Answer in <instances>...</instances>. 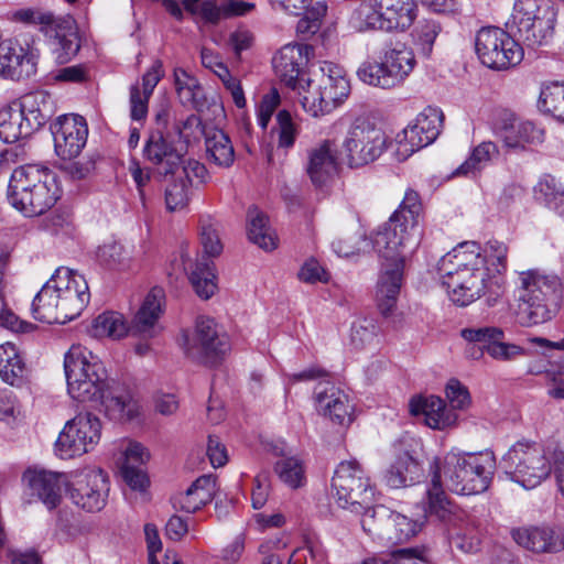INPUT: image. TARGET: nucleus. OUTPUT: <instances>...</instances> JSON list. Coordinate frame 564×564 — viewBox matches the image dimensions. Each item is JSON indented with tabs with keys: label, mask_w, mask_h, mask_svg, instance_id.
Masks as SVG:
<instances>
[{
	"label": "nucleus",
	"mask_w": 564,
	"mask_h": 564,
	"mask_svg": "<svg viewBox=\"0 0 564 564\" xmlns=\"http://www.w3.org/2000/svg\"><path fill=\"white\" fill-rule=\"evenodd\" d=\"M229 349L228 336L212 317H197L194 330L184 336L185 354L200 362L223 356Z\"/></svg>",
	"instance_id": "obj_19"
},
{
	"label": "nucleus",
	"mask_w": 564,
	"mask_h": 564,
	"mask_svg": "<svg viewBox=\"0 0 564 564\" xmlns=\"http://www.w3.org/2000/svg\"><path fill=\"white\" fill-rule=\"evenodd\" d=\"M498 154V148L494 142H481L473 150L469 158L457 167L455 175L475 174L485 167L491 161V159Z\"/></svg>",
	"instance_id": "obj_43"
},
{
	"label": "nucleus",
	"mask_w": 564,
	"mask_h": 564,
	"mask_svg": "<svg viewBox=\"0 0 564 564\" xmlns=\"http://www.w3.org/2000/svg\"><path fill=\"white\" fill-rule=\"evenodd\" d=\"M209 161L220 167H229L235 162V150L230 138L223 130H214L205 140Z\"/></svg>",
	"instance_id": "obj_40"
},
{
	"label": "nucleus",
	"mask_w": 564,
	"mask_h": 564,
	"mask_svg": "<svg viewBox=\"0 0 564 564\" xmlns=\"http://www.w3.org/2000/svg\"><path fill=\"white\" fill-rule=\"evenodd\" d=\"M247 234L249 240L265 251L278 247V236L269 224L268 217L257 207H250L247 214Z\"/></svg>",
	"instance_id": "obj_36"
},
{
	"label": "nucleus",
	"mask_w": 564,
	"mask_h": 564,
	"mask_svg": "<svg viewBox=\"0 0 564 564\" xmlns=\"http://www.w3.org/2000/svg\"><path fill=\"white\" fill-rule=\"evenodd\" d=\"M536 197L557 214H564V191L550 175L543 177L535 187Z\"/></svg>",
	"instance_id": "obj_46"
},
{
	"label": "nucleus",
	"mask_w": 564,
	"mask_h": 564,
	"mask_svg": "<svg viewBox=\"0 0 564 564\" xmlns=\"http://www.w3.org/2000/svg\"><path fill=\"white\" fill-rule=\"evenodd\" d=\"M421 210L419 194L408 189L399 208L373 236V248L381 260L376 299L383 316L393 312L403 283L405 262L420 243Z\"/></svg>",
	"instance_id": "obj_1"
},
{
	"label": "nucleus",
	"mask_w": 564,
	"mask_h": 564,
	"mask_svg": "<svg viewBox=\"0 0 564 564\" xmlns=\"http://www.w3.org/2000/svg\"><path fill=\"white\" fill-rule=\"evenodd\" d=\"M50 96L33 91L0 109V139L13 143L37 131L50 118Z\"/></svg>",
	"instance_id": "obj_9"
},
{
	"label": "nucleus",
	"mask_w": 564,
	"mask_h": 564,
	"mask_svg": "<svg viewBox=\"0 0 564 564\" xmlns=\"http://www.w3.org/2000/svg\"><path fill=\"white\" fill-rule=\"evenodd\" d=\"M79 37H50L48 48L58 64L69 62L79 51Z\"/></svg>",
	"instance_id": "obj_52"
},
{
	"label": "nucleus",
	"mask_w": 564,
	"mask_h": 564,
	"mask_svg": "<svg viewBox=\"0 0 564 564\" xmlns=\"http://www.w3.org/2000/svg\"><path fill=\"white\" fill-rule=\"evenodd\" d=\"M560 279L538 269L522 271L518 276L517 319L530 327L549 322L555 315Z\"/></svg>",
	"instance_id": "obj_6"
},
{
	"label": "nucleus",
	"mask_w": 564,
	"mask_h": 564,
	"mask_svg": "<svg viewBox=\"0 0 564 564\" xmlns=\"http://www.w3.org/2000/svg\"><path fill=\"white\" fill-rule=\"evenodd\" d=\"M256 9V3L248 0H223L221 11L225 19L243 17Z\"/></svg>",
	"instance_id": "obj_62"
},
{
	"label": "nucleus",
	"mask_w": 564,
	"mask_h": 564,
	"mask_svg": "<svg viewBox=\"0 0 564 564\" xmlns=\"http://www.w3.org/2000/svg\"><path fill=\"white\" fill-rule=\"evenodd\" d=\"M175 88L183 104H193L200 89L198 80L186 70L176 68L174 70Z\"/></svg>",
	"instance_id": "obj_53"
},
{
	"label": "nucleus",
	"mask_w": 564,
	"mask_h": 564,
	"mask_svg": "<svg viewBox=\"0 0 564 564\" xmlns=\"http://www.w3.org/2000/svg\"><path fill=\"white\" fill-rule=\"evenodd\" d=\"M14 19L28 24H39L41 28L53 21L52 12L42 11L39 9L19 10L14 13Z\"/></svg>",
	"instance_id": "obj_63"
},
{
	"label": "nucleus",
	"mask_w": 564,
	"mask_h": 564,
	"mask_svg": "<svg viewBox=\"0 0 564 564\" xmlns=\"http://www.w3.org/2000/svg\"><path fill=\"white\" fill-rule=\"evenodd\" d=\"M89 333L97 338L110 337L118 339L128 333V327L122 314L104 312L93 319Z\"/></svg>",
	"instance_id": "obj_41"
},
{
	"label": "nucleus",
	"mask_w": 564,
	"mask_h": 564,
	"mask_svg": "<svg viewBox=\"0 0 564 564\" xmlns=\"http://www.w3.org/2000/svg\"><path fill=\"white\" fill-rule=\"evenodd\" d=\"M133 251L132 246L112 241L100 246L96 256L102 265L112 270L124 271L132 268Z\"/></svg>",
	"instance_id": "obj_39"
},
{
	"label": "nucleus",
	"mask_w": 564,
	"mask_h": 564,
	"mask_svg": "<svg viewBox=\"0 0 564 564\" xmlns=\"http://www.w3.org/2000/svg\"><path fill=\"white\" fill-rule=\"evenodd\" d=\"M163 290L153 288L134 316L132 332L144 337H153L156 334V323L163 312Z\"/></svg>",
	"instance_id": "obj_35"
},
{
	"label": "nucleus",
	"mask_w": 564,
	"mask_h": 564,
	"mask_svg": "<svg viewBox=\"0 0 564 564\" xmlns=\"http://www.w3.org/2000/svg\"><path fill=\"white\" fill-rule=\"evenodd\" d=\"M121 474L132 489L143 490L148 484V477L141 466L122 465Z\"/></svg>",
	"instance_id": "obj_64"
},
{
	"label": "nucleus",
	"mask_w": 564,
	"mask_h": 564,
	"mask_svg": "<svg viewBox=\"0 0 564 564\" xmlns=\"http://www.w3.org/2000/svg\"><path fill=\"white\" fill-rule=\"evenodd\" d=\"M108 490L107 475L100 468L86 467L68 473L66 494L72 502L83 510H101Z\"/></svg>",
	"instance_id": "obj_17"
},
{
	"label": "nucleus",
	"mask_w": 564,
	"mask_h": 564,
	"mask_svg": "<svg viewBox=\"0 0 564 564\" xmlns=\"http://www.w3.org/2000/svg\"><path fill=\"white\" fill-rule=\"evenodd\" d=\"M384 527L380 532V541L386 545L404 543L413 538L420 530V524L406 516L388 509L378 512Z\"/></svg>",
	"instance_id": "obj_33"
},
{
	"label": "nucleus",
	"mask_w": 564,
	"mask_h": 564,
	"mask_svg": "<svg viewBox=\"0 0 564 564\" xmlns=\"http://www.w3.org/2000/svg\"><path fill=\"white\" fill-rule=\"evenodd\" d=\"M557 10L550 0H514L512 12L505 22V29L484 25L477 35L497 33L505 35H547L553 33L556 24Z\"/></svg>",
	"instance_id": "obj_11"
},
{
	"label": "nucleus",
	"mask_w": 564,
	"mask_h": 564,
	"mask_svg": "<svg viewBox=\"0 0 564 564\" xmlns=\"http://www.w3.org/2000/svg\"><path fill=\"white\" fill-rule=\"evenodd\" d=\"M321 73L318 83L314 84V80L307 79L300 95L304 111L314 118L329 115L343 105L350 94L349 80L340 66L325 62L321 66Z\"/></svg>",
	"instance_id": "obj_10"
},
{
	"label": "nucleus",
	"mask_w": 564,
	"mask_h": 564,
	"mask_svg": "<svg viewBox=\"0 0 564 564\" xmlns=\"http://www.w3.org/2000/svg\"><path fill=\"white\" fill-rule=\"evenodd\" d=\"M173 176H176L180 181H187L188 186L193 188L194 186L206 184L209 180V174L206 166L194 160L182 158V163L176 170Z\"/></svg>",
	"instance_id": "obj_48"
},
{
	"label": "nucleus",
	"mask_w": 564,
	"mask_h": 564,
	"mask_svg": "<svg viewBox=\"0 0 564 564\" xmlns=\"http://www.w3.org/2000/svg\"><path fill=\"white\" fill-rule=\"evenodd\" d=\"M90 299L85 278L67 268H58L36 293L32 315L47 324H65L80 315Z\"/></svg>",
	"instance_id": "obj_4"
},
{
	"label": "nucleus",
	"mask_w": 564,
	"mask_h": 564,
	"mask_svg": "<svg viewBox=\"0 0 564 564\" xmlns=\"http://www.w3.org/2000/svg\"><path fill=\"white\" fill-rule=\"evenodd\" d=\"M37 54L17 37H0V77L21 80L36 72Z\"/></svg>",
	"instance_id": "obj_22"
},
{
	"label": "nucleus",
	"mask_w": 564,
	"mask_h": 564,
	"mask_svg": "<svg viewBox=\"0 0 564 564\" xmlns=\"http://www.w3.org/2000/svg\"><path fill=\"white\" fill-rule=\"evenodd\" d=\"M379 327L373 318L359 317L350 327V343L356 348H365L371 345L378 335Z\"/></svg>",
	"instance_id": "obj_47"
},
{
	"label": "nucleus",
	"mask_w": 564,
	"mask_h": 564,
	"mask_svg": "<svg viewBox=\"0 0 564 564\" xmlns=\"http://www.w3.org/2000/svg\"><path fill=\"white\" fill-rule=\"evenodd\" d=\"M444 487L441 476L432 474L431 487L427 489L426 512L440 520H445L453 512V506L444 492Z\"/></svg>",
	"instance_id": "obj_42"
},
{
	"label": "nucleus",
	"mask_w": 564,
	"mask_h": 564,
	"mask_svg": "<svg viewBox=\"0 0 564 564\" xmlns=\"http://www.w3.org/2000/svg\"><path fill=\"white\" fill-rule=\"evenodd\" d=\"M151 96L141 91L138 84L130 87V117L139 121L148 115V104Z\"/></svg>",
	"instance_id": "obj_58"
},
{
	"label": "nucleus",
	"mask_w": 564,
	"mask_h": 564,
	"mask_svg": "<svg viewBox=\"0 0 564 564\" xmlns=\"http://www.w3.org/2000/svg\"><path fill=\"white\" fill-rule=\"evenodd\" d=\"M442 121L443 115L438 109H424L412 123L398 133L397 142L400 149L411 154L431 144L440 134Z\"/></svg>",
	"instance_id": "obj_23"
},
{
	"label": "nucleus",
	"mask_w": 564,
	"mask_h": 564,
	"mask_svg": "<svg viewBox=\"0 0 564 564\" xmlns=\"http://www.w3.org/2000/svg\"><path fill=\"white\" fill-rule=\"evenodd\" d=\"M192 195V188L187 181H180L176 176L167 184L165 189V203L169 210L174 212L187 206Z\"/></svg>",
	"instance_id": "obj_49"
},
{
	"label": "nucleus",
	"mask_w": 564,
	"mask_h": 564,
	"mask_svg": "<svg viewBox=\"0 0 564 564\" xmlns=\"http://www.w3.org/2000/svg\"><path fill=\"white\" fill-rule=\"evenodd\" d=\"M56 154L63 160L76 158L87 141L88 129L78 115H64L51 126Z\"/></svg>",
	"instance_id": "obj_24"
},
{
	"label": "nucleus",
	"mask_w": 564,
	"mask_h": 564,
	"mask_svg": "<svg viewBox=\"0 0 564 564\" xmlns=\"http://www.w3.org/2000/svg\"><path fill=\"white\" fill-rule=\"evenodd\" d=\"M28 375L18 348L10 343L0 345V377L11 386H19Z\"/></svg>",
	"instance_id": "obj_38"
},
{
	"label": "nucleus",
	"mask_w": 564,
	"mask_h": 564,
	"mask_svg": "<svg viewBox=\"0 0 564 564\" xmlns=\"http://www.w3.org/2000/svg\"><path fill=\"white\" fill-rule=\"evenodd\" d=\"M275 471L280 479L291 488H299L304 481L302 463L294 457L279 460L275 464Z\"/></svg>",
	"instance_id": "obj_51"
},
{
	"label": "nucleus",
	"mask_w": 564,
	"mask_h": 564,
	"mask_svg": "<svg viewBox=\"0 0 564 564\" xmlns=\"http://www.w3.org/2000/svg\"><path fill=\"white\" fill-rule=\"evenodd\" d=\"M101 436L100 420L87 412L79 413L68 421L55 443L62 458L80 456L98 444Z\"/></svg>",
	"instance_id": "obj_18"
},
{
	"label": "nucleus",
	"mask_w": 564,
	"mask_h": 564,
	"mask_svg": "<svg viewBox=\"0 0 564 564\" xmlns=\"http://www.w3.org/2000/svg\"><path fill=\"white\" fill-rule=\"evenodd\" d=\"M490 460L471 453L449 452L435 458L431 473L438 474L444 486L457 495H478L486 491L491 481Z\"/></svg>",
	"instance_id": "obj_8"
},
{
	"label": "nucleus",
	"mask_w": 564,
	"mask_h": 564,
	"mask_svg": "<svg viewBox=\"0 0 564 564\" xmlns=\"http://www.w3.org/2000/svg\"><path fill=\"white\" fill-rule=\"evenodd\" d=\"M505 474L525 489H533L547 479L552 464L543 447L529 441L514 443L501 458Z\"/></svg>",
	"instance_id": "obj_12"
},
{
	"label": "nucleus",
	"mask_w": 564,
	"mask_h": 564,
	"mask_svg": "<svg viewBox=\"0 0 564 564\" xmlns=\"http://www.w3.org/2000/svg\"><path fill=\"white\" fill-rule=\"evenodd\" d=\"M512 538L519 545L536 553L564 550V533L547 527L514 529Z\"/></svg>",
	"instance_id": "obj_31"
},
{
	"label": "nucleus",
	"mask_w": 564,
	"mask_h": 564,
	"mask_svg": "<svg viewBox=\"0 0 564 564\" xmlns=\"http://www.w3.org/2000/svg\"><path fill=\"white\" fill-rule=\"evenodd\" d=\"M58 197L54 174L48 169L25 165L12 172L8 199L24 216L43 215L56 204Z\"/></svg>",
	"instance_id": "obj_7"
},
{
	"label": "nucleus",
	"mask_w": 564,
	"mask_h": 564,
	"mask_svg": "<svg viewBox=\"0 0 564 564\" xmlns=\"http://www.w3.org/2000/svg\"><path fill=\"white\" fill-rule=\"evenodd\" d=\"M315 57V47L312 44L294 42L282 46L272 58V66L276 77L285 86L297 90L302 95L307 79L305 69L308 62Z\"/></svg>",
	"instance_id": "obj_20"
},
{
	"label": "nucleus",
	"mask_w": 564,
	"mask_h": 564,
	"mask_svg": "<svg viewBox=\"0 0 564 564\" xmlns=\"http://www.w3.org/2000/svg\"><path fill=\"white\" fill-rule=\"evenodd\" d=\"M279 105L280 95L276 89H271L262 97L258 107V123L262 129L268 127V123Z\"/></svg>",
	"instance_id": "obj_57"
},
{
	"label": "nucleus",
	"mask_w": 564,
	"mask_h": 564,
	"mask_svg": "<svg viewBox=\"0 0 564 564\" xmlns=\"http://www.w3.org/2000/svg\"><path fill=\"white\" fill-rule=\"evenodd\" d=\"M315 394L318 411L324 416L339 425L351 421V406L345 392L328 381H323L316 386Z\"/></svg>",
	"instance_id": "obj_29"
},
{
	"label": "nucleus",
	"mask_w": 564,
	"mask_h": 564,
	"mask_svg": "<svg viewBox=\"0 0 564 564\" xmlns=\"http://www.w3.org/2000/svg\"><path fill=\"white\" fill-rule=\"evenodd\" d=\"M544 37H525L524 45L514 37H476L475 48L480 62L492 69H507L520 64L525 52L535 57L536 47L546 45Z\"/></svg>",
	"instance_id": "obj_16"
},
{
	"label": "nucleus",
	"mask_w": 564,
	"mask_h": 564,
	"mask_svg": "<svg viewBox=\"0 0 564 564\" xmlns=\"http://www.w3.org/2000/svg\"><path fill=\"white\" fill-rule=\"evenodd\" d=\"M539 107L557 120L564 121V84L545 85L540 93Z\"/></svg>",
	"instance_id": "obj_44"
},
{
	"label": "nucleus",
	"mask_w": 564,
	"mask_h": 564,
	"mask_svg": "<svg viewBox=\"0 0 564 564\" xmlns=\"http://www.w3.org/2000/svg\"><path fill=\"white\" fill-rule=\"evenodd\" d=\"M64 370L69 395L78 402H100L113 421L139 415L138 402L128 393L108 387L107 371L97 355L87 347L73 345L65 355Z\"/></svg>",
	"instance_id": "obj_2"
},
{
	"label": "nucleus",
	"mask_w": 564,
	"mask_h": 564,
	"mask_svg": "<svg viewBox=\"0 0 564 564\" xmlns=\"http://www.w3.org/2000/svg\"><path fill=\"white\" fill-rule=\"evenodd\" d=\"M386 150V133L364 117L356 118L349 124L341 143V152L349 167H361L372 163Z\"/></svg>",
	"instance_id": "obj_14"
},
{
	"label": "nucleus",
	"mask_w": 564,
	"mask_h": 564,
	"mask_svg": "<svg viewBox=\"0 0 564 564\" xmlns=\"http://www.w3.org/2000/svg\"><path fill=\"white\" fill-rule=\"evenodd\" d=\"M423 475L419 456L403 443L394 446V458L386 471L389 487L401 488L415 484Z\"/></svg>",
	"instance_id": "obj_28"
},
{
	"label": "nucleus",
	"mask_w": 564,
	"mask_h": 564,
	"mask_svg": "<svg viewBox=\"0 0 564 564\" xmlns=\"http://www.w3.org/2000/svg\"><path fill=\"white\" fill-rule=\"evenodd\" d=\"M332 489L338 507L351 512H360L375 497L370 478L356 459L338 464L332 479Z\"/></svg>",
	"instance_id": "obj_15"
},
{
	"label": "nucleus",
	"mask_w": 564,
	"mask_h": 564,
	"mask_svg": "<svg viewBox=\"0 0 564 564\" xmlns=\"http://www.w3.org/2000/svg\"><path fill=\"white\" fill-rule=\"evenodd\" d=\"M186 149L169 141L162 131H152L143 147V156L159 167L161 173L174 174L185 156Z\"/></svg>",
	"instance_id": "obj_27"
},
{
	"label": "nucleus",
	"mask_w": 564,
	"mask_h": 564,
	"mask_svg": "<svg viewBox=\"0 0 564 564\" xmlns=\"http://www.w3.org/2000/svg\"><path fill=\"white\" fill-rule=\"evenodd\" d=\"M495 135L510 150L523 151L528 147L544 142V130L532 121L522 120L514 113L503 111L494 123Z\"/></svg>",
	"instance_id": "obj_21"
},
{
	"label": "nucleus",
	"mask_w": 564,
	"mask_h": 564,
	"mask_svg": "<svg viewBox=\"0 0 564 564\" xmlns=\"http://www.w3.org/2000/svg\"><path fill=\"white\" fill-rule=\"evenodd\" d=\"M412 415H423L425 424L434 430H444L453 426L457 414L448 409L445 402L435 395L412 398L409 403Z\"/></svg>",
	"instance_id": "obj_30"
},
{
	"label": "nucleus",
	"mask_w": 564,
	"mask_h": 564,
	"mask_svg": "<svg viewBox=\"0 0 564 564\" xmlns=\"http://www.w3.org/2000/svg\"><path fill=\"white\" fill-rule=\"evenodd\" d=\"M335 143L324 140L308 151L306 172L315 186L325 185L336 171Z\"/></svg>",
	"instance_id": "obj_32"
},
{
	"label": "nucleus",
	"mask_w": 564,
	"mask_h": 564,
	"mask_svg": "<svg viewBox=\"0 0 564 564\" xmlns=\"http://www.w3.org/2000/svg\"><path fill=\"white\" fill-rule=\"evenodd\" d=\"M200 242L204 252L209 257L219 256L223 251V245L218 232L212 224L202 226Z\"/></svg>",
	"instance_id": "obj_60"
},
{
	"label": "nucleus",
	"mask_w": 564,
	"mask_h": 564,
	"mask_svg": "<svg viewBox=\"0 0 564 564\" xmlns=\"http://www.w3.org/2000/svg\"><path fill=\"white\" fill-rule=\"evenodd\" d=\"M188 278L195 293L202 300H209L218 290L214 263L205 257L195 262Z\"/></svg>",
	"instance_id": "obj_37"
},
{
	"label": "nucleus",
	"mask_w": 564,
	"mask_h": 564,
	"mask_svg": "<svg viewBox=\"0 0 564 564\" xmlns=\"http://www.w3.org/2000/svg\"><path fill=\"white\" fill-rule=\"evenodd\" d=\"M380 11L370 7H360L349 19L356 32H405L416 18L414 0H376Z\"/></svg>",
	"instance_id": "obj_13"
},
{
	"label": "nucleus",
	"mask_w": 564,
	"mask_h": 564,
	"mask_svg": "<svg viewBox=\"0 0 564 564\" xmlns=\"http://www.w3.org/2000/svg\"><path fill=\"white\" fill-rule=\"evenodd\" d=\"M52 22L40 29L41 32L54 31L55 35H80L85 30L77 26L75 19L72 15L55 17L52 13Z\"/></svg>",
	"instance_id": "obj_56"
},
{
	"label": "nucleus",
	"mask_w": 564,
	"mask_h": 564,
	"mask_svg": "<svg viewBox=\"0 0 564 564\" xmlns=\"http://www.w3.org/2000/svg\"><path fill=\"white\" fill-rule=\"evenodd\" d=\"M380 509H388L386 506L379 505L375 507H370L369 505H365V508L358 512L361 514V527L364 531L369 534L373 540L380 541V532L384 527L383 522L380 520L378 512Z\"/></svg>",
	"instance_id": "obj_54"
},
{
	"label": "nucleus",
	"mask_w": 564,
	"mask_h": 564,
	"mask_svg": "<svg viewBox=\"0 0 564 564\" xmlns=\"http://www.w3.org/2000/svg\"><path fill=\"white\" fill-rule=\"evenodd\" d=\"M361 235L338 237L332 241V248L339 257H350L359 251Z\"/></svg>",
	"instance_id": "obj_61"
},
{
	"label": "nucleus",
	"mask_w": 564,
	"mask_h": 564,
	"mask_svg": "<svg viewBox=\"0 0 564 564\" xmlns=\"http://www.w3.org/2000/svg\"><path fill=\"white\" fill-rule=\"evenodd\" d=\"M216 479L210 475L198 477L184 492L172 498L175 510L194 513L213 500Z\"/></svg>",
	"instance_id": "obj_34"
},
{
	"label": "nucleus",
	"mask_w": 564,
	"mask_h": 564,
	"mask_svg": "<svg viewBox=\"0 0 564 564\" xmlns=\"http://www.w3.org/2000/svg\"><path fill=\"white\" fill-rule=\"evenodd\" d=\"M503 330L498 327H481L463 329L462 336L474 343L470 347L471 356L476 358L487 351L494 359L509 361L524 355V349L516 344L501 341Z\"/></svg>",
	"instance_id": "obj_25"
},
{
	"label": "nucleus",
	"mask_w": 564,
	"mask_h": 564,
	"mask_svg": "<svg viewBox=\"0 0 564 564\" xmlns=\"http://www.w3.org/2000/svg\"><path fill=\"white\" fill-rule=\"evenodd\" d=\"M415 65V53L411 46L391 42L380 48L369 47L356 76L365 85L389 90L401 87Z\"/></svg>",
	"instance_id": "obj_5"
},
{
	"label": "nucleus",
	"mask_w": 564,
	"mask_h": 564,
	"mask_svg": "<svg viewBox=\"0 0 564 564\" xmlns=\"http://www.w3.org/2000/svg\"><path fill=\"white\" fill-rule=\"evenodd\" d=\"M445 393L453 411L467 409L471 403L468 389L457 379L447 382Z\"/></svg>",
	"instance_id": "obj_55"
},
{
	"label": "nucleus",
	"mask_w": 564,
	"mask_h": 564,
	"mask_svg": "<svg viewBox=\"0 0 564 564\" xmlns=\"http://www.w3.org/2000/svg\"><path fill=\"white\" fill-rule=\"evenodd\" d=\"M437 271L451 300L459 306H467L481 296L488 306H495L505 293L503 278L487 273L480 246L474 241L459 243L443 256Z\"/></svg>",
	"instance_id": "obj_3"
},
{
	"label": "nucleus",
	"mask_w": 564,
	"mask_h": 564,
	"mask_svg": "<svg viewBox=\"0 0 564 564\" xmlns=\"http://www.w3.org/2000/svg\"><path fill=\"white\" fill-rule=\"evenodd\" d=\"M297 276L302 282L311 284L317 282L325 283L328 281L327 271L315 259H308L305 261L301 267Z\"/></svg>",
	"instance_id": "obj_59"
},
{
	"label": "nucleus",
	"mask_w": 564,
	"mask_h": 564,
	"mask_svg": "<svg viewBox=\"0 0 564 564\" xmlns=\"http://www.w3.org/2000/svg\"><path fill=\"white\" fill-rule=\"evenodd\" d=\"M68 474L55 473L43 468H28L22 481L48 509H55L62 500V487L66 488Z\"/></svg>",
	"instance_id": "obj_26"
},
{
	"label": "nucleus",
	"mask_w": 564,
	"mask_h": 564,
	"mask_svg": "<svg viewBox=\"0 0 564 564\" xmlns=\"http://www.w3.org/2000/svg\"><path fill=\"white\" fill-rule=\"evenodd\" d=\"M274 131L278 134V148L288 150L294 145L299 128L288 110H280L278 112Z\"/></svg>",
	"instance_id": "obj_50"
},
{
	"label": "nucleus",
	"mask_w": 564,
	"mask_h": 564,
	"mask_svg": "<svg viewBox=\"0 0 564 564\" xmlns=\"http://www.w3.org/2000/svg\"><path fill=\"white\" fill-rule=\"evenodd\" d=\"M481 258L485 260V268L490 275L502 276L507 270L508 247L498 240H489L484 248H480Z\"/></svg>",
	"instance_id": "obj_45"
}]
</instances>
